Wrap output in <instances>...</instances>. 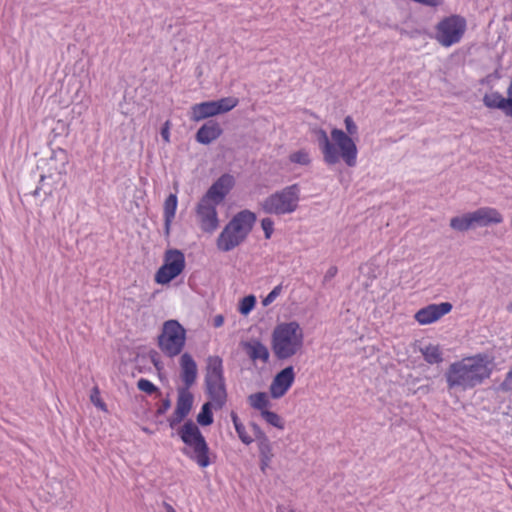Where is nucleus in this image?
<instances>
[{
	"label": "nucleus",
	"instance_id": "09e8293b",
	"mask_svg": "<svg viewBox=\"0 0 512 512\" xmlns=\"http://www.w3.org/2000/svg\"><path fill=\"white\" fill-rule=\"evenodd\" d=\"M250 355H251V358L253 360L262 359L263 361H267L268 357H269V354H256V353H253V354H250Z\"/></svg>",
	"mask_w": 512,
	"mask_h": 512
},
{
	"label": "nucleus",
	"instance_id": "7ed1b4c3",
	"mask_svg": "<svg viewBox=\"0 0 512 512\" xmlns=\"http://www.w3.org/2000/svg\"><path fill=\"white\" fill-rule=\"evenodd\" d=\"M178 435L185 444L183 454L201 468H206L211 464L210 448L199 427L194 422H185L178 430Z\"/></svg>",
	"mask_w": 512,
	"mask_h": 512
},
{
	"label": "nucleus",
	"instance_id": "0eeeda50",
	"mask_svg": "<svg viewBox=\"0 0 512 512\" xmlns=\"http://www.w3.org/2000/svg\"><path fill=\"white\" fill-rule=\"evenodd\" d=\"M186 340V330L177 320L164 322L158 336L162 352H182Z\"/></svg>",
	"mask_w": 512,
	"mask_h": 512
},
{
	"label": "nucleus",
	"instance_id": "e433bc0d",
	"mask_svg": "<svg viewBox=\"0 0 512 512\" xmlns=\"http://www.w3.org/2000/svg\"><path fill=\"white\" fill-rule=\"evenodd\" d=\"M261 227L264 231L265 239H270L274 231V221L269 218H263L261 220Z\"/></svg>",
	"mask_w": 512,
	"mask_h": 512
},
{
	"label": "nucleus",
	"instance_id": "3c124183",
	"mask_svg": "<svg viewBox=\"0 0 512 512\" xmlns=\"http://www.w3.org/2000/svg\"><path fill=\"white\" fill-rule=\"evenodd\" d=\"M277 512H295V510L285 506H278Z\"/></svg>",
	"mask_w": 512,
	"mask_h": 512
},
{
	"label": "nucleus",
	"instance_id": "2f4dec72",
	"mask_svg": "<svg viewBox=\"0 0 512 512\" xmlns=\"http://www.w3.org/2000/svg\"><path fill=\"white\" fill-rule=\"evenodd\" d=\"M260 415L267 424H269L279 430L284 429V427H285L284 420L277 413L270 411L268 409V410L262 411V413Z\"/></svg>",
	"mask_w": 512,
	"mask_h": 512
},
{
	"label": "nucleus",
	"instance_id": "aec40b11",
	"mask_svg": "<svg viewBox=\"0 0 512 512\" xmlns=\"http://www.w3.org/2000/svg\"><path fill=\"white\" fill-rule=\"evenodd\" d=\"M222 128L219 123L213 120L204 123L196 133V140L200 144L208 145L220 137Z\"/></svg>",
	"mask_w": 512,
	"mask_h": 512
},
{
	"label": "nucleus",
	"instance_id": "5701e85b",
	"mask_svg": "<svg viewBox=\"0 0 512 512\" xmlns=\"http://www.w3.org/2000/svg\"><path fill=\"white\" fill-rule=\"evenodd\" d=\"M257 220V216L254 212L244 209L239 212H237L230 220V222L238 226L239 228H242L244 231L250 232L252 231L255 223Z\"/></svg>",
	"mask_w": 512,
	"mask_h": 512
},
{
	"label": "nucleus",
	"instance_id": "6ab92c4d",
	"mask_svg": "<svg viewBox=\"0 0 512 512\" xmlns=\"http://www.w3.org/2000/svg\"><path fill=\"white\" fill-rule=\"evenodd\" d=\"M207 394L210 399L209 403L213 404V408L221 409L226 404L227 392L225 382L223 380L205 381Z\"/></svg>",
	"mask_w": 512,
	"mask_h": 512
},
{
	"label": "nucleus",
	"instance_id": "f3484780",
	"mask_svg": "<svg viewBox=\"0 0 512 512\" xmlns=\"http://www.w3.org/2000/svg\"><path fill=\"white\" fill-rule=\"evenodd\" d=\"M254 427L258 432L256 440L260 456V469L265 473L274 457L273 448L268 437L256 425Z\"/></svg>",
	"mask_w": 512,
	"mask_h": 512
},
{
	"label": "nucleus",
	"instance_id": "79ce46f5",
	"mask_svg": "<svg viewBox=\"0 0 512 512\" xmlns=\"http://www.w3.org/2000/svg\"><path fill=\"white\" fill-rule=\"evenodd\" d=\"M161 137L165 142L170 141V131H169V122L167 121L164 126L161 128Z\"/></svg>",
	"mask_w": 512,
	"mask_h": 512
},
{
	"label": "nucleus",
	"instance_id": "5fc2aeb1",
	"mask_svg": "<svg viewBox=\"0 0 512 512\" xmlns=\"http://www.w3.org/2000/svg\"><path fill=\"white\" fill-rule=\"evenodd\" d=\"M494 77H497V78H499V77H500V76L498 75V72H497V71H495V73H494Z\"/></svg>",
	"mask_w": 512,
	"mask_h": 512
},
{
	"label": "nucleus",
	"instance_id": "a878e982",
	"mask_svg": "<svg viewBox=\"0 0 512 512\" xmlns=\"http://www.w3.org/2000/svg\"><path fill=\"white\" fill-rule=\"evenodd\" d=\"M249 405L262 413V411L268 410L271 407V402L269 396L265 392H257L249 395L248 397Z\"/></svg>",
	"mask_w": 512,
	"mask_h": 512
},
{
	"label": "nucleus",
	"instance_id": "49530a36",
	"mask_svg": "<svg viewBox=\"0 0 512 512\" xmlns=\"http://www.w3.org/2000/svg\"><path fill=\"white\" fill-rule=\"evenodd\" d=\"M223 323H224L223 315L219 314V315H216L213 318V325H214V327L218 328V327L222 326Z\"/></svg>",
	"mask_w": 512,
	"mask_h": 512
},
{
	"label": "nucleus",
	"instance_id": "b1692460",
	"mask_svg": "<svg viewBox=\"0 0 512 512\" xmlns=\"http://www.w3.org/2000/svg\"><path fill=\"white\" fill-rule=\"evenodd\" d=\"M218 115L215 101H206L192 106V119L200 121Z\"/></svg>",
	"mask_w": 512,
	"mask_h": 512
},
{
	"label": "nucleus",
	"instance_id": "f03ea898",
	"mask_svg": "<svg viewBox=\"0 0 512 512\" xmlns=\"http://www.w3.org/2000/svg\"><path fill=\"white\" fill-rule=\"evenodd\" d=\"M493 370V363L482 354H474L450 365L445 377L449 389L468 390L488 379Z\"/></svg>",
	"mask_w": 512,
	"mask_h": 512
},
{
	"label": "nucleus",
	"instance_id": "a18cd8bd",
	"mask_svg": "<svg viewBox=\"0 0 512 512\" xmlns=\"http://www.w3.org/2000/svg\"><path fill=\"white\" fill-rule=\"evenodd\" d=\"M425 356V360L429 363H434V362H438L440 361V354H434V353H431V354H424Z\"/></svg>",
	"mask_w": 512,
	"mask_h": 512
},
{
	"label": "nucleus",
	"instance_id": "473e14b6",
	"mask_svg": "<svg viewBox=\"0 0 512 512\" xmlns=\"http://www.w3.org/2000/svg\"><path fill=\"white\" fill-rule=\"evenodd\" d=\"M289 161L301 166H308L311 164L310 153L306 149L297 150L289 155Z\"/></svg>",
	"mask_w": 512,
	"mask_h": 512
},
{
	"label": "nucleus",
	"instance_id": "c03bdc74",
	"mask_svg": "<svg viewBox=\"0 0 512 512\" xmlns=\"http://www.w3.org/2000/svg\"><path fill=\"white\" fill-rule=\"evenodd\" d=\"M337 272H338L337 267H335V266H331V267L327 270V272H326V274H325V276H324V279H325L326 281H327V280H329V279H332L333 277H335V276H336Z\"/></svg>",
	"mask_w": 512,
	"mask_h": 512
},
{
	"label": "nucleus",
	"instance_id": "412c9836",
	"mask_svg": "<svg viewBox=\"0 0 512 512\" xmlns=\"http://www.w3.org/2000/svg\"><path fill=\"white\" fill-rule=\"evenodd\" d=\"M181 378L188 388L191 386L197 377V366L190 354H183L181 361Z\"/></svg>",
	"mask_w": 512,
	"mask_h": 512
},
{
	"label": "nucleus",
	"instance_id": "6e6d98bb",
	"mask_svg": "<svg viewBox=\"0 0 512 512\" xmlns=\"http://www.w3.org/2000/svg\"><path fill=\"white\" fill-rule=\"evenodd\" d=\"M278 355H279L280 357H285V356H287L288 354L283 353V354H278Z\"/></svg>",
	"mask_w": 512,
	"mask_h": 512
},
{
	"label": "nucleus",
	"instance_id": "c756f323",
	"mask_svg": "<svg viewBox=\"0 0 512 512\" xmlns=\"http://www.w3.org/2000/svg\"><path fill=\"white\" fill-rule=\"evenodd\" d=\"M215 103L218 114H222L234 109L239 104V99L233 96H229L215 100Z\"/></svg>",
	"mask_w": 512,
	"mask_h": 512
},
{
	"label": "nucleus",
	"instance_id": "8fccbe9b",
	"mask_svg": "<svg viewBox=\"0 0 512 512\" xmlns=\"http://www.w3.org/2000/svg\"><path fill=\"white\" fill-rule=\"evenodd\" d=\"M163 507L165 508L166 512H176L173 506L167 502H163Z\"/></svg>",
	"mask_w": 512,
	"mask_h": 512
},
{
	"label": "nucleus",
	"instance_id": "603ef678",
	"mask_svg": "<svg viewBox=\"0 0 512 512\" xmlns=\"http://www.w3.org/2000/svg\"><path fill=\"white\" fill-rule=\"evenodd\" d=\"M420 352H424L423 349L420 350ZM425 352H432V353H435V352H438L437 348L434 347V346H428L425 350Z\"/></svg>",
	"mask_w": 512,
	"mask_h": 512
},
{
	"label": "nucleus",
	"instance_id": "ddd939ff",
	"mask_svg": "<svg viewBox=\"0 0 512 512\" xmlns=\"http://www.w3.org/2000/svg\"><path fill=\"white\" fill-rule=\"evenodd\" d=\"M235 179L231 174L225 173L221 175L202 196L209 199L216 204L223 202L225 197L229 194L234 187Z\"/></svg>",
	"mask_w": 512,
	"mask_h": 512
},
{
	"label": "nucleus",
	"instance_id": "58836bf2",
	"mask_svg": "<svg viewBox=\"0 0 512 512\" xmlns=\"http://www.w3.org/2000/svg\"><path fill=\"white\" fill-rule=\"evenodd\" d=\"M499 389L503 392L512 391V369L507 373L505 379L500 384Z\"/></svg>",
	"mask_w": 512,
	"mask_h": 512
},
{
	"label": "nucleus",
	"instance_id": "9d476101",
	"mask_svg": "<svg viewBox=\"0 0 512 512\" xmlns=\"http://www.w3.org/2000/svg\"><path fill=\"white\" fill-rule=\"evenodd\" d=\"M249 233L228 222L217 238V247L223 252H229L243 243Z\"/></svg>",
	"mask_w": 512,
	"mask_h": 512
},
{
	"label": "nucleus",
	"instance_id": "c9c22d12",
	"mask_svg": "<svg viewBox=\"0 0 512 512\" xmlns=\"http://www.w3.org/2000/svg\"><path fill=\"white\" fill-rule=\"evenodd\" d=\"M137 387L139 390L151 395L158 391V388L148 379L141 378L137 382Z\"/></svg>",
	"mask_w": 512,
	"mask_h": 512
},
{
	"label": "nucleus",
	"instance_id": "393cba45",
	"mask_svg": "<svg viewBox=\"0 0 512 512\" xmlns=\"http://www.w3.org/2000/svg\"><path fill=\"white\" fill-rule=\"evenodd\" d=\"M222 359L213 355L208 358L205 381L223 380Z\"/></svg>",
	"mask_w": 512,
	"mask_h": 512
},
{
	"label": "nucleus",
	"instance_id": "6e6552de",
	"mask_svg": "<svg viewBox=\"0 0 512 512\" xmlns=\"http://www.w3.org/2000/svg\"><path fill=\"white\" fill-rule=\"evenodd\" d=\"M185 269V256L181 250L168 249L164 255V263L155 274V281L158 284H169L178 277Z\"/></svg>",
	"mask_w": 512,
	"mask_h": 512
},
{
	"label": "nucleus",
	"instance_id": "a19ab883",
	"mask_svg": "<svg viewBox=\"0 0 512 512\" xmlns=\"http://www.w3.org/2000/svg\"><path fill=\"white\" fill-rule=\"evenodd\" d=\"M170 407H171V403L168 399L162 400L160 406L157 409V414L162 415V414L166 413L170 409Z\"/></svg>",
	"mask_w": 512,
	"mask_h": 512
},
{
	"label": "nucleus",
	"instance_id": "dca6fc26",
	"mask_svg": "<svg viewBox=\"0 0 512 512\" xmlns=\"http://www.w3.org/2000/svg\"><path fill=\"white\" fill-rule=\"evenodd\" d=\"M470 213L473 226L485 227L491 224H499L503 221L501 213L492 207H481Z\"/></svg>",
	"mask_w": 512,
	"mask_h": 512
},
{
	"label": "nucleus",
	"instance_id": "ea45409f",
	"mask_svg": "<svg viewBox=\"0 0 512 512\" xmlns=\"http://www.w3.org/2000/svg\"><path fill=\"white\" fill-rule=\"evenodd\" d=\"M248 349L249 351L248 352H253V353H266L268 352V349L262 344L260 343L259 341H255L253 345L249 344L248 345Z\"/></svg>",
	"mask_w": 512,
	"mask_h": 512
},
{
	"label": "nucleus",
	"instance_id": "39448f33",
	"mask_svg": "<svg viewBox=\"0 0 512 512\" xmlns=\"http://www.w3.org/2000/svg\"><path fill=\"white\" fill-rule=\"evenodd\" d=\"M302 343L303 332L296 321L280 323L273 330V352H297Z\"/></svg>",
	"mask_w": 512,
	"mask_h": 512
},
{
	"label": "nucleus",
	"instance_id": "a211bd4d",
	"mask_svg": "<svg viewBox=\"0 0 512 512\" xmlns=\"http://www.w3.org/2000/svg\"><path fill=\"white\" fill-rule=\"evenodd\" d=\"M482 101L486 108L499 109L503 111L506 116L512 118V98L510 96L505 98L500 92L493 91L491 93H486Z\"/></svg>",
	"mask_w": 512,
	"mask_h": 512
},
{
	"label": "nucleus",
	"instance_id": "f704fd0d",
	"mask_svg": "<svg viewBox=\"0 0 512 512\" xmlns=\"http://www.w3.org/2000/svg\"><path fill=\"white\" fill-rule=\"evenodd\" d=\"M90 401L103 412H108L107 405L101 398V392L98 386H94L90 393Z\"/></svg>",
	"mask_w": 512,
	"mask_h": 512
},
{
	"label": "nucleus",
	"instance_id": "c85d7f7f",
	"mask_svg": "<svg viewBox=\"0 0 512 512\" xmlns=\"http://www.w3.org/2000/svg\"><path fill=\"white\" fill-rule=\"evenodd\" d=\"M212 408V403L206 402L203 404L201 411L197 415V422L199 425L209 426L213 423Z\"/></svg>",
	"mask_w": 512,
	"mask_h": 512
},
{
	"label": "nucleus",
	"instance_id": "1a4fd4ad",
	"mask_svg": "<svg viewBox=\"0 0 512 512\" xmlns=\"http://www.w3.org/2000/svg\"><path fill=\"white\" fill-rule=\"evenodd\" d=\"M215 202L202 197L197 204L196 214L200 222L201 229L204 232L211 233L215 231L219 225L217 214V206Z\"/></svg>",
	"mask_w": 512,
	"mask_h": 512
},
{
	"label": "nucleus",
	"instance_id": "f8f14e48",
	"mask_svg": "<svg viewBox=\"0 0 512 512\" xmlns=\"http://www.w3.org/2000/svg\"><path fill=\"white\" fill-rule=\"evenodd\" d=\"M453 306L450 302L429 304L415 313V320L421 325H428L438 321L451 312Z\"/></svg>",
	"mask_w": 512,
	"mask_h": 512
},
{
	"label": "nucleus",
	"instance_id": "4468645a",
	"mask_svg": "<svg viewBox=\"0 0 512 512\" xmlns=\"http://www.w3.org/2000/svg\"><path fill=\"white\" fill-rule=\"evenodd\" d=\"M294 380L295 373L292 366L286 367L277 373L269 388L272 398L283 397L294 383Z\"/></svg>",
	"mask_w": 512,
	"mask_h": 512
},
{
	"label": "nucleus",
	"instance_id": "de8ad7c7",
	"mask_svg": "<svg viewBox=\"0 0 512 512\" xmlns=\"http://www.w3.org/2000/svg\"><path fill=\"white\" fill-rule=\"evenodd\" d=\"M45 178H46V175H45V174H41V175H40L39 184H41V183L45 180ZM40 190H41V186H40V185H38V186L35 188V190L32 192V195H33V196H38V195H39V193H40Z\"/></svg>",
	"mask_w": 512,
	"mask_h": 512
},
{
	"label": "nucleus",
	"instance_id": "f257e3e1",
	"mask_svg": "<svg viewBox=\"0 0 512 512\" xmlns=\"http://www.w3.org/2000/svg\"><path fill=\"white\" fill-rule=\"evenodd\" d=\"M344 124L346 132L333 128L330 137L322 128L315 131L323 161L327 166H334L340 160L348 167H355L357 164L358 149L353 136L357 135L358 127L349 115L344 118Z\"/></svg>",
	"mask_w": 512,
	"mask_h": 512
},
{
	"label": "nucleus",
	"instance_id": "cd10ccee",
	"mask_svg": "<svg viewBox=\"0 0 512 512\" xmlns=\"http://www.w3.org/2000/svg\"><path fill=\"white\" fill-rule=\"evenodd\" d=\"M231 419L239 439L246 445L251 444L254 441V438L247 432L246 427L234 411L231 412Z\"/></svg>",
	"mask_w": 512,
	"mask_h": 512
},
{
	"label": "nucleus",
	"instance_id": "bb28decb",
	"mask_svg": "<svg viewBox=\"0 0 512 512\" xmlns=\"http://www.w3.org/2000/svg\"><path fill=\"white\" fill-rule=\"evenodd\" d=\"M450 227L456 231L464 232L473 226L471 213L463 214L462 216L453 217L450 220Z\"/></svg>",
	"mask_w": 512,
	"mask_h": 512
},
{
	"label": "nucleus",
	"instance_id": "864d4df0",
	"mask_svg": "<svg viewBox=\"0 0 512 512\" xmlns=\"http://www.w3.org/2000/svg\"><path fill=\"white\" fill-rule=\"evenodd\" d=\"M507 310L512 313V301L508 304Z\"/></svg>",
	"mask_w": 512,
	"mask_h": 512
},
{
	"label": "nucleus",
	"instance_id": "423d86ee",
	"mask_svg": "<svg viewBox=\"0 0 512 512\" xmlns=\"http://www.w3.org/2000/svg\"><path fill=\"white\" fill-rule=\"evenodd\" d=\"M466 30V20L459 15L442 19L436 26L435 39L444 47L458 43Z\"/></svg>",
	"mask_w": 512,
	"mask_h": 512
},
{
	"label": "nucleus",
	"instance_id": "9b49d317",
	"mask_svg": "<svg viewBox=\"0 0 512 512\" xmlns=\"http://www.w3.org/2000/svg\"><path fill=\"white\" fill-rule=\"evenodd\" d=\"M249 233L228 222L217 238V247L223 252H229L243 243Z\"/></svg>",
	"mask_w": 512,
	"mask_h": 512
},
{
	"label": "nucleus",
	"instance_id": "4c0bfd02",
	"mask_svg": "<svg viewBox=\"0 0 512 512\" xmlns=\"http://www.w3.org/2000/svg\"><path fill=\"white\" fill-rule=\"evenodd\" d=\"M281 292H282V285L279 284V285L275 286L268 293V295L263 299V301H262L263 306L270 305L280 295Z\"/></svg>",
	"mask_w": 512,
	"mask_h": 512
},
{
	"label": "nucleus",
	"instance_id": "37998d69",
	"mask_svg": "<svg viewBox=\"0 0 512 512\" xmlns=\"http://www.w3.org/2000/svg\"><path fill=\"white\" fill-rule=\"evenodd\" d=\"M174 218H164V235L166 237H169L170 236V229H171V224H172V221H173Z\"/></svg>",
	"mask_w": 512,
	"mask_h": 512
},
{
	"label": "nucleus",
	"instance_id": "20e7f679",
	"mask_svg": "<svg viewBox=\"0 0 512 512\" xmlns=\"http://www.w3.org/2000/svg\"><path fill=\"white\" fill-rule=\"evenodd\" d=\"M301 200V187L294 183L267 196L261 203L266 214L284 216L297 211Z\"/></svg>",
	"mask_w": 512,
	"mask_h": 512
},
{
	"label": "nucleus",
	"instance_id": "7c9ffc66",
	"mask_svg": "<svg viewBox=\"0 0 512 512\" xmlns=\"http://www.w3.org/2000/svg\"><path fill=\"white\" fill-rule=\"evenodd\" d=\"M178 206V198L176 194H169L164 201L163 216L164 218H174Z\"/></svg>",
	"mask_w": 512,
	"mask_h": 512
},
{
	"label": "nucleus",
	"instance_id": "2eb2a0df",
	"mask_svg": "<svg viewBox=\"0 0 512 512\" xmlns=\"http://www.w3.org/2000/svg\"><path fill=\"white\" fill-rule=\"evenodd\" d=\"M193 404V396L188 389H181L178 394L175 411L169 419L171 427L179 424L190 412Z\"/></svg>",
	"mask_w": 512,
	"mask_h": 512
},
{
	"label": "nucleus",
	"instance_id": "72a5a7b5",
	"mask_svg": "<svg viewBox=\"0 0 512 512\" xmlns=\"http://www.w3.org/2000/svg\"><path fill=\"white\" fill-rule=\"evenodd\" d=\"M256 302V297L253 294L247 295L240 300L238 311L247 316L255 308Z\"/></svg>",
	"mask_w": 512,
	"mask_h": 512
},
{
	"label": "nucleus",
	"instance_id": "4be33fe9",
	"mask_svg": "<svg viewBox=\"0 0 512 512\" xmlns=\"http://www.w3.org/2000/svg\"><path fill=\"white\" fill-rule=\"evenodd\" d=\"M68 154L66 150L58 148L53 150L48 159L49 170H53L57 174H66V166L68 164Z\"/></svg>",
	"mask_w": 512,
	"mask_h": 512
}]
</instances>
